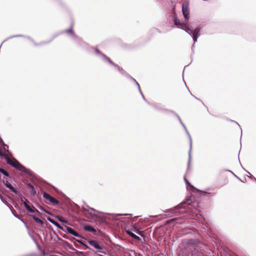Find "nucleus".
I'll return each instance as SVG.
<instances>
[{
  "label": "nucleus",
  "mask_w": 256,
  "mask_h": 256,
  "mask_svg": "<svg viewBox=\"0 0 256 256\" xmlns=\"http://www.w3.org/2000/svg\"><path fill=\"white\" fill-rule=\"evenodd\" d=\"M182 10L184 18V21H182L178 18L174 7L172 10V14L169 16V22L174 24L177 28L184 30L191 36L194 42V44H195L200 35L201 28L199 26H197L194 28L188 24L190 19V9L189 2L188 1H184L182 3Z\"/></svg>",
  "instance_id": "1"
},
{
  "label": "nucleus",
  "mask_w": 256,
  "mask_h": 256,
  "mask_svg": "<svg viewBox=\"0 0 256 256\" xmlns=\"http://www.w3.org/2000/svg\"><path fill=\"white\" fill-rule=\"evenodd\" d=\"M198 200L192 194L178 205L172 208L166 209L164 212L168 213V217L184 215V216H187L188 218H194L198 214L201 216L200 211L198 208Z\"/></svg>",
  "instance_id": "2"
},
{
  "label": "nucleus",
  "mask_w": 256,
  "mask_h": 256,
  "mask_svg": "<svg viewBox=\"0 0 256 256\" xmlns=\"http://www.w3.org/2000/svg\"><path fill=\"white\" fill-rule=\"evenodd\" d=\"M124 216H132L130 214H110L106 213L102 216V220L107 224H112L118 227L122 226V224H126V218L122 217Z\"/></svg>",
  "instance_id": "3"
},
{
  "label": "nucleus",
  "mask_w": 256,
  "mask_h": 256,
  "mask_svg": "<svg viewBox=\"0 0 256 256\" xmlns=\"http://www.w3.org/2000/svg\"><path fill=\"white\" fill-rule=\"evenodd\" d=\"M92 48L94 50L95 53L102 60L106 62H108L111 65L114 66L115 68H117L119 72L122 76H126V78L128 75V74L122 68L120 67L117 64L114 62L108 56H107L106 54H103L102 52H100L98 49L96 48L92 47Z\"/></svg>",
  "instance_id": "4"
},
{
  "label": "nucleus",
  "mask_w": 256,
  "mask_h": 256,
  "mask_svg": "<svg viewBox=\"0 0 256 256\" xmlns=\"http://www.w3.org/2000/svg\"><path fill=\"white\" fill-rule=\"evenodd\" d=\"M4 158L6 160L8 164L15 168L18 170L28 175L30 174L31 172L28 169L26 168L22 164L16 159H11L9 158L6 155L4 156Z\"/></svg>",
  "instance_id": "5"
},
{
  "label": "nucleus",
  "mask_w": 256,
  "mask_h": 256,
  "mask_svg": "<svg viewBox=\"0 0 256 256\" xmlns=\"http://www.w3.org/2000/svg\"><path fill=\"white\" fill-rule=\"evenodd\" d=\"M18 197L20 198V202L23 204L27 211L30 213H34L39 216H40V212L30 203L28 199L24 197L22 194H19Z\"/></svg>",
  "instance_id": "6"
},
{
  "label": "nucleus",
  "mask_w": 256,
  "mask_h": 256,
  "mask_svg": "<svg viewBox=\"0 0 256 256\" xmlns=\"http://www.w3.org/2000/svg\"><path fill=\"white\" fill-rule=\"evenodd\" d=\"M42 194L45 200H48L50 204H52L54 206L59 204L60 202L58 200H56L52 196L45 191L42 190Z\"/></svg>",
  "instance_id": "7"
},
{
  "label": "nucleus",
  "mask_w": 256,
  "mask_h": 256,
  "mask_svg": "<svg viewBox=\"0 0 256 256\" xmlns=\"http://www.w3.org/2000/svg\"><path fill=\"white\" fill-rule=\"evenodd\" d=\"M182 126L184 128V130L189 138L190 142V149L189 152H188V168H187V170H188L190 168V160H191V158H192L190 152H191L192 148V137H191L189 132H188L185 124H184Z\"/></svg>",
  "instance_id": "8"
},
{
  "label": "nucleus",
  "mask_w": 256,
  "mask_h": 256,
  "mask_svg": "<svg viewBox=\"0 0 256 256\" xmlns=\"http://www.w3.org/2000/svg\"><path fill=\"white\" fill-rule=\"evenodd\" d=\"M182 126L184 128V130L189 138L190 142V149L189 152H188V168H187V170H188L190 168V160H191V158H192L190 152H191L192 148V137H191L189 132H188L185 124H184Z\"/></svg>",
  "instance_id": "9"
},
{
  "label": "nucleus",
  "mask_w": 256,
  "mask_h": 256,
  "mask_svg": "<svg viewBox=\"0 0 256 256\" xmlns=\"http://www.w3.org/2000/svg\"><path fill=\"white\" fill-rule=\"evenodd\" d=\"M63 230H63L64 232H66L68 234H71L74 236L81 238L82 239H83V240H86V238H84V236H82L81 235L78 234L74 230L73 228H72L70 227H69V226H64V228H63Z\"/></svg>",
  "instance_id": "10"
},
{
  "label": "nucleus",
  "mask_w": 256,
  "mask_h": 256,
  "mask_svg": "<svg viewBox=\"0 0 256 256\" xmlns=\"http://www.w3.org/2000/svg\"><path fill=\"white\" fill-rule=\"evenodd\" d=\"M86 240L87 242L90 245L92 246L93 248H94L95 249L98 250H102V244H101L100 242L94 240H91V239H88L86 238V240Z\"/></svg>",
  "instance_id": "11"
},
{
  "label": "nucleus",
  "mask_w": 256,
  "mask_h": 256,
  "mask_svg": "<svg viewBox=\"0 0 256 256\" xmlns=\"http://www.w3.org/2000/svg\"><path fill=\"white\" fill-rule=\"evenodd\" d=\"M184 180L187 189L192 190V192H198L200 194H202V192H204L202 191H200L198 190V189L196 188L194 186H192L190 182L186 178V177H184Z\"/></svg>",
  "instance_id": "12"
},
{
  "label": "nucleus",
  "mask_w": 256,
  "mask_h": 256,
  "mask_svg": "<svg viewBox=\"0 0 256 256\" xmlns=\"http://www.w3.org/2000/svg\"><path fill=\"white\" fill-rule=\"evenodd\" d=\"M2 182L3 183V184L7 188H8L12 192H14V194H18H18H18V191L17 190V189H16V188H14L10 184V182L8 181V180H2Z\"/></svg>",
  "instance_id": "13"
},
{
  "label": "nucleus",
  "mask_w": 256,
  "mask_h": 256,
  "mask_svg": "<svg viewBox=\"0 0 256 256\" xmlns=\"http://www.w3.org/2000/svg\"><path fill=\"white\" fill-rule=\"evenodd\" d=\"M200 242L198 239L190 238L188 239L186 242V244L188 246H190L194 248L197 247Z\"/></svg>",
  "instance_id": "14"
},
{
  "label": "nucleus",
  "mask_w": 256,
  "mask_h": 256,
  "mask_svg": "<svg viewBox=\"0 0 256 256\" xmlns=\"http://www.w3.org/2000/svg\"><path fill=\"white\" fill-rule=\"evenodd\" d=\"M72 38L74 42L80 46L84 47L86 45V44L76 35L74 36Z\"/></svg>",
  "instance_id": "15"
},
{
  "label": "nucleus",
  "mask_w": 256,
  "mask_h": 256,
  "mask_svg": "<svg viewBox=\"0 0 256 256\" xmlns=\"http://www.w3.org/2000/svg\"><path fill=\"white\" fill-rule=\"evenodd\" d=\"M170 222H174V224H182L184 222V220L182 218V216L170 219L169 220Z\"/></svg>",
  "instance_id": "16"
},
{
  "label": "nucleus",
  "mask_w": 256,
  "mask_h": 256,
  "mask_svg": "<svg viewBox=\"0 0 256 256\" xmlns=\"http://www.w3.org/2000/svg\"><path fill=\"white\" fill-rule=\"evenodd\" d=\"M127 234H128L130 236L132 239L138 241V242H141L142 239L140 238V236L132 232L130 230H128L127 232Z\"/></svg>",
  "instance_id": "17"
},
{
  "label": "nucleus",
  "mask_w": 256,
  "mask_h": 256,
  "mask_svg": "<svg viewBox=\"0 0 256 256\" xmlns=\"http://www.w3.org/2000/svg\"><path fill=\"white\" fill-rule=\"evenodd\" d=\"M48 221H49L50 223L56 226L58 228L61 230H63L64 226H61L58 222L56 220H52V218L48 217L47 218Z\"/></svg>",
  "instance_id": "18"
},
{
  "label": "nucleus",
  "mask_w": 256,
  "mask_h": 256,
  "mask_svg": "<svg viewBox=\"0 0 256 256\" xmlns=\"http://www.w3.org/2000/svg\"><path fill=\"white\" fill-rule=\"evenodd\" d=\"M83 228L86 231L90 232H96L95 228L90 224H86L84 225Z\"/></svg>",
  "instance_id": "19"
},
{
  "label": "nucleus",
  "mask_w": 256,
  "mask_h": 256,
  "mask_svg": "<svg viewBox=\"0 0 256 256\" xmlns=\"http://www.w3.org/2000/svg\"><path fill=\"white\" fill-rule=\"evenodd\" d=\"M27 186L30 190V192L32 196H34L36 194V190L34 186H32L31 184L28 183L27 184Z\"/></svg>",
  "instance_id": "20"
},
{
  "label": "nucleus",
  "mask_w": 256,
  "mask_h": 256,
  "mask_svg": "<svg viewBox=\"0 0 256 256\" xmlns=\"http://www.w3.org/2000/svg\"><path fill=\"white\" fill-rule=\"evenodd\" d=\"M62 33V32H58L56 34H54L52 37L48 40V41H44V42H41L40 43V44H49L50 42H52V40L54 38H56V37H57L58 36L60 35V34Z\"/></svg>",
  "instance_id": "21"
},
{
  "label": "nucleus",
  "mask_w": 256,
  "mask_h": 256,
  "mask_svg": "<svg viewBox=\"0 0 256 256\" xmlns=\"http://www.w3.org/2000/svg\"><path fill=\"white\" fill-rule=\"evenodd\" d=\"M134 231L138 235H140V236L142 237L143 238H144L146 236V234L144 230H142L138 228H134Z\"/></svg>",
  "instance_id": "22"
},
{
  "label": "nucleus",
  "mask_w": 256,
  "mask_h": 256,
  "mask_svg": "<svg viewBox=\"0 0 256 256\" xmlns=\"http://www.w3.org/2000/svg\"><path fill=\"white\" fill-rule=\"evenodd\" d=\"M60 32H62V34L64 33V32H66V33H68L69 34H70L72 36V38H73L74 37V36H76V34H74L73 30H72V26L71 27L68 29H66V30H64L62 31H61Z\"/></svg>",
  "instance_id": "23"
},
{
  "label": "nucleus",
  "mask_w": 256,
  "mask_h": 256,
  "mask_svg": "<svg viewBox=\"0 0 256 256\" xmlns=\"http://www.w3.org/2000/svg\"><path fill=\"white\" fill-rule=\"evenodd\" d=\"M150 105L152 106L155 110H158V111H165V112H169V110H170L165 109L161 108L159 106H158L156 104H150Z\"/></svg>",
  "instance_id": "24"
},
{
  "label": "nucleus",
  "mask_w": 256,
  "mask_h": 256,
  "mask_svg": "<svg viewBox=\"0 0 256 256\" xmlns=\"http://www.w3.org/2000/svg\"><path fill=\"white\" fill-rule=\"evenodd\" d=\"M31 216L32 218V219L34 220V222L37 224H38L41 226H43L44 224V222L42 220L36 217V216L32 215Z\"/></svg>",
  "instance_id": "25"
},
{
  "label": "nucleus",
  "mask_w": 256,
  "mask_h": 256,
  "mask_svg": "<svg viewBox=\"0 0 256 256\" xmlns=\"http://www.w3.org/2000/svg\"><path fill=\"white\" fill-rule=\"evenodd\" d=\"M0 172H1L3 175H4L5 176L9 178L10 180L13 179L10 175L6 170H4L2 168H0Z\"/></svg>",
  "instance_id": "26"
},
{
  "label": "nucleus",
  "mask_w": 256,
  "mask_h": 256,
  "mask_svg": "<svg viewBox=\"0 0 256 256\" xmlns=\"http://www.w3.org/2000/svg\"><path fill=\"white\" fill-rule=\"evenodd\" d=\"M84 249L86 250H91L93 253H94V254H97V252L94 250L90 248L85 242L84 244L82 246Z\"/></svg>",
  "instance_id": "27"
},
{
  "label": "nucleus",
  "mask_w": 256,
  "mask_h": 256,
  "mask_svg": "<svg viewBox=\"0 0 256 256\" xmlns=\"http://www.w3.org/2000/svg\"><path fill=\"white\" fill-rule=\"evenodd\" d=\"M169 112L174 114L176 116V117L178 118V121L180 122H182L179 115L177 113H176L174 111L172 110H170Z\"/></svg>",
  "instance_id": "28"
},
{
  "label": "nucleus",
  "mask_w": 256,
  "mask_h": 256,
  "mask_svg": "<svg viewBox=\"0 0 256 256\" xmlns=\"http://www.w3.org/2000/svg\"><path fill=\"white\" fill-rule=\"evenodd\" d=\"M169 112L174 114L176 116V117L178 118V121L180 122H182L179 115L177 113H176L174 111L172 110H170Z\"/></svg>",
  "instance_id": "29"
},
{
  "label": "nucleus",
  "mask_w": 256,
  "mask_h": 256,
  "mask_svg": "<svg viewBox=\"0 0 256 256\" xmlns=\"http://www.w3.org/2000/svg\"><path fill=\"white\" fill-rule=\"evenodd\" d=\"M102 250H98L97 252H100V253H102L104 254H108V252L107 251L105 250V248L104 246H102Z\"/></svg>",
  "instance_id": "30"
},
{
  "label": "nucleus",
  "mask_w": 256,
  "mask_h": 256,
  "mask_svg": "<svg viewBox=\"0 0 256 256\" xmlns=\"http://www.w3.org/2000/svg\"><path fill=\"white\" fill-rule=\"evenodd\" d=\"M6 206L9 208L10 209V210H11L12 214L14 215V216L18 218H19V217L18 216V215L16 214L13 211H12V206L10 205L9 204H6Z\"/></svg>",
  "instance_id": "31"
},
{
  "label": "nucleus",
  "mask_w": 256,
  "mask_h": 256,
  "mask_svg": "<svg viewBox=\"0 0 256 256\" xmlns=\"http://www.w3.org/2000/svg\"><path fill=\"white\" fill-rule=\"evenodd\" d=\"M32 240H33L34 242L36 243V247H37V248L38 249V250H42V248L41 246L39 245V244L38 243V242H36V239L34 238H32Z\"/></svg>",
  "instance_id": "32"
},
{
  "label": "nucleus",
  "mask_w": 256,
  "mask_h": 256,
  "mask_svg": "<svg viewBox=\"0 0 256 256\" xmlns=\"http://www.w3.org/2000/svg\"><path fill=\"white\" fill-rule=\"evenodd\" d=\"M38 208L41 210H42L44 211V212H45L46 214H50V212L46 210L43 207H42V206H40L38 207Z\"/></svg>",
  "instance_id": "33"
},
{
  "label": "nucleus",
  "mask_w": 256,
  "mask_h": 256,
  "mask_svg": "<svg viewBox=\"0 0 256 256\" xmlns=\"http://www.w3.org/2000/svg\"><path fill=\"white\" fill-rule=\"evenodd\" d=\"M140 92V94L142 95V98L143 100H144L145 102H146L148 104H150V102L148 101V100L146 99V98H145V97H144V95L143 94H142V90H140V92Z\"/></svg>",
  "instance_id": "34"
},
{
  "label": "nucleus",
  "mask_w": 256,
  "mask_h": 256,
  "mask_svg": "<svg viewBox=\"0 0 256 256\" xmlns=\"http://www.w3.org/2000/svg\"><path fill=\"white\" fill-rule=\"evenodd\" d=\"M151 30L154 33H156V32H158V33H161V31L160 30H158V28H153Z\"/></svg>",
  "instance_id": "35"
},
{
  "label": "nucleus",
  "mask_w": 256,
  "mask_h": 256,
  "mask_svg": "<svg viewBox=\"0 0 256 256\" xmlns=\"http://www.w3.org/2000/svg\"><path fill=\"white\" fill-rule=\"evenodd\" d=\"M126 78L132 80L133 82H136V80L134 78H132L130 75L129 74L128 76L126 77Z\"/></svg>",
  "instance_id": "36"
},
{
  "label": "nucleus",
  "mask_w": 256,
  "mask_h": 256,
  "mask_svg": "<svg viewBox=\"0 0 256 256\" xmlns=\"http://www.w3.org/2000/svg\"><path fill=\"white\" fill-rule=\"evenodd\" d=\"M6 156L4 152H2L1 148H0V156L2 158H4V156Z\"/></svg>",
  "instance_id": "37"
},
{
  "label": "nucleus",
  "mask_w": 256,
  "mask_h": 256,
  "mask_svg": "<svg viewBox=\"0 0 256 256\" xmlns=\"http://www.w3.org/2000/svg\"><path fill=\"white\" fill-rule=\"evenodd\" d=\"M246 172L250 174V176H248V177L251 178H254L256 180V178L248 170H246Z\"/></svg>",
  "instance_id": "38"
},
{
  "label": "nucleus",
  "mask_w": 256,
  "mask_h": 256,
  "mask_svg": "<svg viewBox=\"0 0 256 256\" xmlns=\"http://www.w3.org/2000/svg\"><path fill=\"white\" fill-rule=\"evenodd\" d=\"M134 82V84L137 86L138 88V91L140 92L141 89H140V86L139 84L138 83V82L136 80V82Z\"/></svg>",
  "instance_id": "39"
},
{
  "label": "nucleus",
  "mask_w": 256,
  "mask_h": 256,
  "mask_svg": "<svg viewBox=\"0 0 256 256\" xmlns=\"http://www.w3.org/2000/svg\"><path fill=\"white\" fill-rule=\"evenodd\" d=\"M76 241L79 243L82 246L84 244V242L82 240H76Z\"/></svg>",
  "instance_id": "40"
},
{
  "label": "nucleus",
  "mask_w": 256,
  "mask_h": 256,
  "mask_svg": "<svg viewBox=\"0 0 256 256\" xmlns=\"http://www.w3.org/2000/svg\"><path fill=\"white\" fill-rule=\"evenodd\" d=\"M0 199L1 200L4 202V203L6 204V200L4 198V197L2 196V194H0Z\"/></svg>",
  "instance_id": "41"
},
{
  "label": "nucleus",
  "mask_w": 256,
  "mask_h": 256,
  "mask_svg": "<svg viewBox=\"0 0 256 256\" xmlns=\"http://www.w3.org/2000/svg\"><path fill=\"white\" fill-rule=\"evenodd\" d=\"M58 220L62 222V223H66V221L64 220L63 218H61V217H59L58 218Z\"/></svg>",
  "instance_id": "42"
},
{
  "label": "nucleus",
  "mask_w": 256,
  "mask_h": 256,
  "mask_svg": "<svg viewBox=\"0 0 256 256\" xmlns=\"http://www.w3.org/2000/svg\"><path fill=\"white\" fill-rule=\"evenodd\" d=\"M191 95H192L196 100H197L199 102H200L203 105H204V102L202 101V100L198 98H197L195 96H193L192 94H190Z\"/></svg>",
  "instance_id": "43"
},
{
  "label": "nucleus",
  "mask_w": 256,
  "mask_h": 256,
  "mask_svg": "<svg viewBox=\"0 0 256 256\" xmlns=\"http://www.w3.org/2000/svg\"><path fill=\"white\" fill-rule=\"evenodd\" d=\"M24 38H25L30 40L32 42H34V40L28 36H24Z\"/></svg>",
  "instance_id": "44"
},
{
  "label": "nucleus",
  "mask_w": 256,
  "mask_h": 256,
  "mask_svg": "<svg viewBox=\"0 0 256 256\" xmlns=\"http://www.w3.org/2000/svg\"><path fill=\"white\" fill-rule=\"evenodd\" d=\"M8 146L4 144V150H8Z\"/></svg>",
  "instance_id": "45"
},
{
  "label": "nucleus",
  "mask_w": 256,
  "mask_h": 256,
  "mask_svg": "<svg viewBox=\"0 0 256 256\" xmlns=\"http://www.w3.org/2000/svg\"><path fill=\"white\" fill-rule=\"evenodd\" d=\"M226 170L230 172L235 177H237V176H236L232 171L229 170Z\"/></svg>",
  "instance_id": "46"
},
{
  "label": "nucleus",
  "mask_w": 256,
  "mask_h": 256,
  "mask_svg": "<svg viewBox=\"0 0 256 256\" xmlns=\"http://www.w3.org/2000/svg\"><path fill=\"white\" fill-rule=\"evenodd\" d=\"M18 220H20V221H22V222H24V224H25L26 226V228H28V226H27V225H26V223L24 221V220H23L22 219V218H18Z\"/></svg>",
  "instance_id": "47"
},
{
  "label": "nucleus",
  "mask_w": 256,
  "mask_h": 256,
  "mask_svg": "<svg viewBox=\"0 0 256 256\" xmlns=\"http://www.w3.org/2000/svg\"><path fill=\"white\" fill-rule=\"evenodd\" d=\"M194 46H195V44H193L192 45V52H194Z\"/></svg>",
  "instance_id": "48"
},
{
  "label": "nucleus",
  "mask_w": 256,
  "mask_h": 256,
  "mask_svg": "<svg viewBox=\"0 0 256 256\" xmlns=\"http://www.w3.org/2000/svg\"><path fill=\"white\" fill-rule=\"evenodd\" d=\"M32 42L34 44L35 46H38L40 45V44H37V43L35 42L34 41V42Z\"/></svg>",
  "instance_id": "49"
},
{
  "label": "nucleus",
  "mask_w": 256,
  "mask_h": 256,
  "mask_svg": "<svg viewBox=\"0 0 256 256\" xmlns=\"http://www.w3.org/2000/svg\"><path fill=\"white\" fill-rule=\"evenodd\" d=\"M50 227L51 228L52 230V232L54 233V234H56V232L54 230H52V226L50 225Z\"/></svg>",
  "instance_id": "50"
},
{
  "label": "nucleus",
  "mask_w": 256,
  "mask_h": 256,
  "mask_svg": "<svg viewBox=\"0 0 256 256\" xmlns=\"http://www.w3.org/2000/svg\"><path fill=\"white\" fill-rule=\"evenodd\" d=\"M231 122L236 124L240 126V124L236 122L233 120H231Z\"/></svg>",
  "instance_id": "51"
},
{
  "label": "nucleus",
  "mask_w": 256,
  "mask_h": 256,
  "mask_svg": "<svg viewBox=\"0 0 256 256\" xmlns=\"http://www.w3.org/2000/svg\"><path fill=\"white\" fill-rule=\"evenodd\" d=\"M56 2H59L60 4H62V0H56Z\"/></svg>",
  "instance_id": "52"
},
{
  "label": "nucleus",
  "mask_w": 256,
  "mask_h": 256,
  "mask_svg": "<svg viewBox=\"0 0 256 256\" xmlns=\"http://www.w3.org/2000/svg\"><path fill=\"white\" fill-rule=\"evenodd\" d=\"M90 209L92 210H93V211H96V210L94 208H90Z\"/></svg>",
  "instance_id": "53"
},
{
  "label": "nucleus",
  "mask_w": 256,
  "mask_h": 256,
  "mask_svg": "<svg viewBox=\"0 0 256 256\" xmlns=\"http://www.w3.org/2000/svg\"><path fill=\"white\" fill-rule=\"evenodd\" d=\"M180 124H182V126L184 124L182 122H180Z\"/></svg>",
  "instance_id": "54"
},
{
  "label": "nucleus",
  "mask_w": 256,
  "mask_h": 256,
  "mask_svg": "<svg viewBox=\"0 0 256 256\" xmlns=\"http://www.w3.org/2000/svg\"><path fill=\"white\" fill-rule=\"evenodd\" d=\"M76 206L78 209H80V207L78 206V205L76 204Z\"/></svg>",
  "instance_id": "55"
},
{
  "label": "nucleus",
  "mask_w": 256,
  "mask_h": 256,
  "mask_svg": "<svg viewBox=\"0 0 256 256\" xmlns=\"http://www.w3.org/2000/svg\"><path fill=\"white\" fill-rule=\"evenodd\" d=\"M90 214L92 216H94V214H92V213L90 212Z\"/></svg>",
  "instance_id": "56"
},
{
  "label": "nucleus",
  "mask_w": 256,
  "mask_h": 256,
  "mask_svg": "<svg viewBox=\"0 0 256 256\" xmlns=\"http://www.w3.org/2000/svg\"><path fill=\"white\" fill-rule=\"evenodd\" d=\"M239 180L242 182H244V181L242 180V179L239 178Z\"/></svg>",
  "instance_id": "57"
},
{
  "label": "nucleus",
  "mask_w": 256,
  "mask_h": 256,
  "mask_svg": "<svg viewBox=\"0 0 256 256\" xmlns=\"http://www.w3.org/2000/svg\"><path fill=\"white\" fill-rule=\"evenodd\" d=\"M240 166L242 168L244 169V168H243V166H242V164L240 163Z\"/></svg>",
  "instance_id": "58"
},
{
  "label": "nucleus",
  "mask_w": 256,
  "mask_h": 256,
  "mask_svg": "<svg viewBox=\"0 0 256 256\" xmlns=\"http://www.w3.org/2000/svg\"><path fill=\"white\" fill-rule=\"evenodd\" d=\"M18 204L14 205V207L17 208Z\"/></svg>",
  "instance_id": "59"
},
{
  "label": "nucleus",
  "mask_w": 256,
  "mask_h": 256,
  "mask_svg": "<svg viewBox=\"0 0 256 256\" xmlns=\"http://www.w3.org/2000/svg\"><path fill=\"white\" fill-rule=\"evenodd\" d=\"M238 180H239V178H238V176L237 177H236Z\"/></svg>",
  "instance_id": "60"
},
{
  "label": "nucleus",
  "mask_w": 256,
  "mask_h": 256,
  "mask_svg": "<svg viewBox=\"0 0 256 256\" xmlns=\"http://www.w3.org/2000/svg\"><path fill=\"white\" fill-rule=\"evenodd\" d=\"M241 132L242 133V129L240 128Z\"/></svg>",
  "instance_id": "61"
}]
</instances>
